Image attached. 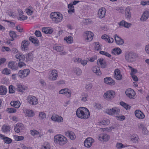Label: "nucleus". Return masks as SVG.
Here are the masks:
<instances>
[{
	"mask_svg": "<svg viewBox=\"0 0 149 149\" xmlns=\"http://www.w3.org/2000/svg\"><path fill=\"white\" fill-rule=\"evenodd\" d=\"M76 114L78 118L86 119L89 118L90 113L89 110L86 107H80L77 109Z\"/></svg>",
	"mask_w": 149,
	"mask_h": 149,
	"instance_id": "nucleus-1",
	"label": "nucleus"
},
{
	"mask_svg": "<svg viewBox=\"0 0 149 149\" xmlns=\"http://www.w3.org/2000/svg\"><path fill=\"white\" fill-rule=\"evenodd\" d=\"M54 142L58 143L60 146H63L68 142V140L66 137L63 135H57L54 136Z\"/></svg>",
	"mask_w": 149,
	"mask_h": 149,
	"instance_id": "nucleus-2",
	"label": "nucleus"
},
{
	"mask_svg": "<svg viewBox=\"0 0 149 149\" xmlns=\"http://www.w3.org/2000/svg\"><path fill=\"white\" fill-rule=\"evenodd\" d=\"M50 17L52 21L55 23L61 22L63 19V16L59 12H54L51 13Z\"/></svg>",
	"mask_w": 149,
	"mask_h": 149,
	"instance_id": "nucleus-3",
	"label": "nucleus"
},
{
	"mask_svg": "<svg viewBox=\"0 0 149 149\" xmlns=\"http://www.w3.org/2000/svg\"><path fill=\"white\" fill-rule=\"evenodd\" d=\"M125 58L128 62L131 63L134 61L136 59V55L133 52L126 53L125 54Z\"/></svg>",
	"mask_w": 149,
	"mask_h": 149,
	"instance_id": "nucleus-4",
	"label": "nucleus"
},
{
	"mask_svg": "<svg viewBox=\"0 0 149 149\" xmlns=\"http://www.w3.org/2000/svg\"><path fill=\"white\" fill-rule=\"evenodd\" d=\"M115 92L112 90H109L104 94L103 97L104 99L109 101L112 100L114 97Z\"/></svg>",
	"mask_w": 149,
	"mask_h": 149,
	"instance_id": "nucleus-5",
	"label": "nucleus"
},
{
	"mask_svg": "<svg viewBox=\"0 0 149 149\" xmlns=\"http://www.w3.org/2000/svg\"><path fill=\"white\" fill-rule=\"evenodd\" d=\"M120 111V109L117 107H115L111 109H107L106 110V113L108 114L112 115L114 114L118 115Z\"/></svg>",
	"mask_w": 149,
	"mask_h": 149,
	"instance_id": "nucleus-6",
	"label": "nucleus"
},
{
	"mask_svg": "<svg viewBox=\"0 0 149 149\" xmlns=\"http://www.w3.org/2000/svg\"><path fill=\"white\" fill-rule=\"evenodd\" d=\"M27 99L29 103L30 104L35 105L38 103L37 98L34 96L29 95L27 97Z\"/></svg>",
	"mask_w": 149,
	"mask_h": 149,
	"instance_id": "nucleus-7",
	"label": "nucleus"
},
{
	"mask_svg": "<svg viewBox=\"0 0 149 149\" xmlns=\"http://www.w3.org/2000/svg\"><path fill=\"white\" fill-rule=\"evenodd\" d=\"M93 33L91 31H87L84 33V36L86 41H91L93 38Z\"/></svg>",
	"mask_w": 149,
	"mask_h": 149,
	"instance_id": "nucleus-8",
	"label": "nucleus"
},
{
	"mask_svg": "<svg viewBox=\"0 0 149 149\" xmlns=\"http://www.w3.org/2000/svg\"><path fill=\"white\" fill-rule=\"evenodd\" d=\"M49 79L51 80H56L58 77V72L56 70H53L49 71Z\"/></svg>",
	"mask_w": 149,
	"mask_h": 149,
	"instance_id": "nucleus-9",
	"label": "nucleus"
},
{
	"mask_svg": "<svg viewBox=\"0 0 149 149\" xmlns=\"http://www.w3.org/2000/svg\"><path fill=\"white\" fill-rule=\"evenodd\" d=\"M94 141V140L91 138H88L84 141V145L87 148H90L92 146V143Z\"/></svg>",
	"mask_w": 149,
	"mask_h": 149,
	"instance_id": "nucleus-10",
	"label": "nucleus"
},
{
	"mask_svg": "<svg viewBox=\"0 0 149 149\" xmlns=\"http://www.w3.org/2000/svg\"><path fill=\"white\" fill-rule=\"evenodd\" d=\"M114 37L117 45H122L124 44V42L123 40L119 36L115 34L114 36Z\"/></svg>",
	"mask_w": 149,
	"mask_h": 149,
	"instance_id": "nucleus-11",
	"label": "nucleus"
},
{
	"mask_svg": "<svg viewBox=\"0 0 149 149\" xmlns=\"http://www.w3.org/2000/svg\"><path fill=\"white\" fill-rule=\"evenodd\" d=\"M24 125L21 123H19L15 126L14 130L15 132L19 133L22 132L24 130Z\"/></svg>",
	"mask_w": 149,
	"mask_h": 149,
	"instance_id": "nucleus-12",
	"label": "nucleus"
},
{
	"mask_svg": "<svg viewBox=\"0 0 149 149\" xmlns=\"http://www.w3.org/2000/svg\"><path fill=\"white\" fill-rule=\"evenodd\" d=\"M126 95L130 98H132L135 95V92L134 90L131 88L127 89L126 91Z\"/></svg>",
	"mask_w": 149,
	"mask_h": 149,
	"instance_id": "nucleus-13",
	"label": "nucleus"
},
{
	"mask_svg": "<svg viewBox=\"0 0 149 149\" xmlns=\"http://www.w3.org/2000/svg\"><path fill=\"white\" fill-rule=\"evenodd\" d=\"M106 10L104 8H101L98 11V16L100 18L104 17L105 15Z\"/></svg>",
	"mask_w": 149,
	"mask_h": 149,
	"instance_id": "nucleus-14",
	"label": "nucleus"
},
{
	"mask_svg": "<svg viewBox=\"0 0 149 149\" xmlns=\"http://www.w3.org/2000/svg\"><path fill=\"white\" fill-rule=\"evenodd\" d=\"M8 67L13 70H16L18 69L17 63L15 62L10 61L8 63Z\"/></svg>",
	"mask_w": 149,
	"mask_h": 149,
	"instance_id": "nucleus-15",
	"label": "nucleus"
},
{
	"mask_svg": "<svg viewBox=\"0 0 149 149\" xmlns=\"http://www.w3.org/2000/svg\"><path fill=\"white\" fill-rule=\"evenodd\" d=\"M134 113L135 116L139 119H142L145 118L144 114L140 110H136L135 111Z\"/></svg>",
	"mask_w": 149,
	"mask_h": 149,
	"instance_id": "nucleus-16",
	"label": "nucleus"
},
{
	"mask_svg": "<svg viewBox=\"0 0 149 149\" xmlns=\"http://www.w3.org/2000/svg\"><path fill=\"white\" fill-rule=\"evenodd\" d=\"M93 72L97 76H100L102 74V72L100 70L99 67L97 66H95L92 68Z\"/></svg>",
	"mask_w": 149,
	"mask_h": 149,
	"instance_id": "nucleus-17",
	"label": "nucleus"
},
{
	"mask_svg": "<svg viewBox=\"0 0 149 149\" xmlns=\"http://www.w3.org/2000/svg\"><path fill=\"white\" fill-rule=\"evenodd\" d=\"M93 72L97 76H100L102 74V72L100 70L99 67L97 66H95L92 68Z\"/></svg>",
	"mask_w": 149,
	"mask_h": 149,
	"instance_id": "nucleus-18",
	"label": "nucleus"
},
{
	"mask_svg": "<svg viewBox=\"0 0 149 149\" xmlns=\"http://www.w3.org/2000/svg\"><path fill=\"white\" fill-rule=\"evenodd\" d=\"M16 86L17 88L16 90L20 92H22L26 90L27 88L24 86H23L21 84L17 83V84Z\"/></svg>",
	"mask_w": 149,
	"mask_h": 149,
	"instance_id": "nucleus-19",
	"label": "nucleus"
},
{
	"mask_svg": "<svg viewBox=\"0 0 149 149\" xmlns=\"http://www.w3.org/2000/svg\"><path fill=\"white\" fill-rule=\"evenodd\" d=\"M115 77L118 80H120L122 79V76L120 74V71L118 69H116L114 71Z\"/></svg>",
	"mask_w": 149,
	"mask_h": 149,
	"instance_id": "nucleus-20",
	"label": "nucleus"
},
{
	"mask_svg": "<svg viewBox=\"0 0 149 149\" xmlns=\"http://www.w3.org/2000/svg\"><path fill=\"white\" fill-rule=\"evenodd\" d=\"M30 42L28 40H23L21 43V47L22 49L24 51L27 49L28 46L29 45Z\"/></svg>",
	"mask_w": 149,
	"mask_h": 149,
	"instance_id": "nucleus-21",
	"label": "nucleus"
},
{
	"mask_svg": "<svg viewBox=\"0 0 149 149\" xmlns=\"http://www.w3.org/2000/svg\"><path fill=\"white\" fill-rule=\"evenodd\" d=\"M125 15L126 18L127 19H130L131 17L130 9L129 7H127L125 10Z\"/></svg>",
	"mask_w": 149,
	"mask_h": 149,
	"instance_id": "nucleus-22",
	"label": "nucleus"
},
{
	"mask_svg": "<svg viewBox=\"0 0 149 149\" xmlns=\"http://www.w3.org/2000/svg\"><path fill=\"white\" fill-rule=\"evenodd\" d=\"M102 39L105 40V41L109 43H112L113 42L114 40L113 38L109 37L106 35H103L101 37Z\"/></svg>",
	"mask_w": 149,
	"mask_h": 149,
	"instance_id": "nucleus-23",
	"label": "nucleus"
},
{
	"mask_svg": "<svg viewBox=\"0 0 149 149\" xmlns=\"http://www.w3.org/2000/svg\"><path fill=\"white\" fill-rule=\"evenodd\" d=\"M149 16V12L148 11H145L140 19V20L142 21H145L146 20Z\"/></svg>",
	"mask_w": 149,
	"mask_h": 149,
	"instance_id": "nucleus-24",
	"label": "nucleus"
},
{
	"mask_svg": "<svg viewBox=\"0 0 149 149\" xmlns=\"http://www.w3.org/2000/svg\"><path fill=\"white\" fill-rule=\"evenodd\" d=\"M29 40L36 46H38L39 45V40L33 36H30L29 37Z\"/></svg>",
	"mask_w": 149,
	"mask_h": 149,
	"instance_id": "nucleus-25",
	"label": "nucleus"
},
{
	"mask_svg": "<svg viewBox=\"0 0 149 149\" xmlns=\"http://www.w3.org/2000/svg\"><path fill=\"white\" fill-rule=\"evenodd\" d=\"M104 82L109 85H114L115 84L114 81L110 77H107L104 79Z\"/></svg>",
	"mask_w": 149,
	"mask_h": 149,
	"instance_id": "nucleus-26",
	"label": "nucleus"
},
{
	"mask_svg": "<svg viewBox=\"0 0 149 149\" xmlns=\"http://www.w3.org/2000/svg\"><path fill=\"white\" fill-rule=\"evenodd\" d=\"M0 138L3 140L4 143L7 144H10L12 142V139L8 137H5L4 135L0 134Z\"/></svg>",
	"mask_w": 149,
	"mask_h": 149,
	"instance_id": "nucleus-27",
	"label": "nucleus"
},
{
	"mask_svg": "<svg viewBox=\"0 0 149 149\" xmlns=\"http://www.w3.org/2000/svg\"><path fill=\"white\" fill-rule=\"evenodd\" d=\"M110 138V136L108 135L104 134L101 136H100L98 139L101 141H107Z\"/></svg>",
	"mask_w": 149,
	"mask_h": 149,
	"instance_id": "nucleus-28",
	"label": "nucleus"
},
{
	"mask_svg": "<svg viewBox=\"0 0 149 149\" xmlns=\"http://www.w3.org/2000/svg\"><path fill=\"white\" fill-rule=\"evenodd\" d=\"M65 134L67 136H68L72 140H74L76 136L74 134L72 131H68L65 132Z\"/></svg>",
	"mask_w": 149,
	"mask_h": 149,
	"instance_id": "nucleus-29",
	"label": "nucleus"
},
{
	"mask_svg": "<svg viewBox=\"0 0 149 149\" xmlns=\"http://www.w3.org/2000/svg\"><path fill=\"white\" fill-rule=\"evenodd\" d=\"M118 24L120 26H122L126 28H129L131 25V24L126 22L124 20H122L118 23Z\"/></svg>",
	"mask_w": 149,
	"mask_h": 149,
	"instance_id": "nucleus-30",
	"label": "nucleus"
},
{
	"mask_svg": "<svg viewBox=\"0 0 149 149\" xmlns=\"http://www.w3.org/2000/svg\"><path fill=\"white\" fill-rule=\"evenodd\" d=\"M25 61L26 62L31 61L33 59V55L32 53H28L24 56Z\"/></svg>",
	"mask_w": 149,
	"mask_h": 149,
	"instance_id": "nucleus-31",
	"label": "nucleus"
},
{
	"mask_svg": "<svg viewBox=\"0 0 149 149\" xmlns=\"http://www.w3.org/2000/svg\"><path fill=\"white\" fill-rule=\"evenodd\" d=\"M97 63L98 65H99V64L101 66V67L102 68H106V65H105V62L104 61L103 59H99L97 60Z\"/></svg>",
	"mask_w": 149,
	"mask_h": 149,
	"instance_id": "nucleus-32",
	"label": "nucleus"
},
{
	"mask_svg": "<svg viewBox=\"0 0 149 149\" xmlns=\"http://www.w3.org/2000/svg\"><path fill=\"white\" fill-rule=\"evenodd\" d=\"M11 105L15 108H19L20 105V103L19 101H11L10 103Z\"/></svg>",
	"mask_w": 149,
	"mask_h": 149,
	"instance_id": "nucleus-33",
	"label": "nucleus"
},
{
	"mask_svg": "<svg viewBox=\"0 0 149 149\" xmlns=\"http://www.w3.org/2000/svg\"><path fill=\"white\" fill-rule=\"evenodd\" d=\"M42 31L46 34H51L53 32L52 29L49 27H44L42 28Z\"/></svg>",
	"mask_w": 149,
	"mask_h": 149,
	"instance_id": "nucleus-34",
	"label": "nucleus"
},
{
	"mask_svg": "<svg viewBox=\"0 0 149 149\" xmlns=\"http://www.w3.org/2000/svg\"><path fill=\"white\" fill-rule=\"evenodd\" d=\"M7 92V89L6 86H0V95H4Z\"/></svg>",
	"mask_w": 149,
	"mask_h": 149,
	"instance_id": "nucleus-35",
	"label": "nucleus"
},
{
	"mask_svg": "<svg viewBox=\"0 0 149 149\" xmlns=\"http://www.w3.org/2000/svg\"><path fill=\"white\" fill-rule=\"evenodd\" d=\"M122 52L121 50L119 48H116L113 49L112 51L113 54L115 55H118Z\"/></svg>",
	"mask_w": 149,
	"mask_h": 149,
	"instance_id": "nucleus-36",
	"label": "nucleus"
},
{
	"mask_svg": "<svg viewBox=\"0 0 149 149\" xmlns=\"http://www.w3.org/2000/svg\"><path fill=\"white\" fill-rule=\"evenodd\" d=\"M88 95L87 93L85 92L82 93L81 95V100L83 102H85L87 100V98L88 97Z\"/></svg>",
	"mask_w": 149,
	"mask_h": 149,
	"instance_id": "nucleus-37",
	"label": "nucleus"
},
{
	"mask_svg": "<svg viewBox=\"0 0 149 149\" xmlns=\"http://www.w3.org/2000/svg\"><path fill=\"white\" fill-rule=\"evenodd\" d=\"M16 58L19 60V61H23L25 59L24 56L19 54H17L15 56Z\"/></svg>",
	"mask_w": 149,
	"mask_h": 149,
	"instance_id": "nucleus-38",
	"label": "nucleus"
},
{
	"mask_svg": "<svg viewBox=\"0 0 149 149\" xmlns=\"http://www.w3.org/2000/svg\"><path fill=\"white\" fill-rule=\"evenodd\" d=\"M19 11L21 12V13H19V20H24L26 19L27 18V17L26 16H25L22 15V14L23 13V11H22L20 9L19 10Z\"/></svg>",
	"mask_w": 149,
	"mask_h": 149,
	"instance_id": "nucleus-39",
	"label": "nucleus"
},
{
	"mask_svg": "<svg viewBox=\"0 0 149 149\" xmlns=\"http://www.w3.org/2000/svg\"><path fill=\"white\" fill-rule=\"evenodd\" d=\"M2 130L4 132H8L10 130V127L6 125H3L2 127Z\"/></svg>",
	"mask_w": 149,
	"mask_h": 149,
	"instance_id": "nucleus-40",
	"label": "nucleus"
},
{
	"mask_svg": "<svg viewBox=\"0 0 149 149\" xmlns=\"http://www.w3.org/2000/svg\"><path fill=\"white\" fill-rule=\"evenodd\" d=\"M75 62L77 61L78 62H80L83 65H86L87 63V61L86 60H82L81 58H76L74 61Z\"/></svg>",
	"mask_w": 149,
	"mask_h": 149,
	"instance_id": "nucleus-41",
	"label": "nucleus"
},
{
	"mask_svg": "<svg viewBox=\"0 0 149 149\" xmlns=\"http://www.w3.org/2000/svg\"><path fill=\"white\" fill-rule=\"evenodd\" d=\"M50 146L49 143L47 142H45L41 148V149H50Z\"/></svg>",
	"mask_w": 149,
	"mask_h": 149,
	"instance_id": "nucleus-42",
	"label": "nucleus"
},
{
	"mask_svg": "<svg viewBox=\"0 0 149 149\" xmlns=\"http://www.w3.org/2000/svg\"><path fill=\"white\" fill-rule=\"evenodd\" d=\"M27 116L29 117H32L34 115V113L33 111L31 110H27L26 111Z\"/></svg>",
	"mask_w": 149,
	"mask_h": 149,
	"instance_id": "nucleus-43",
	"label": "nucleus"
},
{
	"mask_svg": "<svg viewBox=\"0 0 149 149\" xmlns=\"http://www.w3.org/2000/svg\"><path fill=\"white\" fill-rule=\"evenodd\" d=\"M73 38L70 36H69L68 37H66L64 38V40H65L67 43L70 44L73 42Z\"/></svg>",
	"mask_w": 149,
	"mask_h": 149,
	"instance_id": "nucleus-44",
	"label": "nucleus"
},
{
	"mask_svg": "<svg viewBox=\"0 0 149 149\" xmlns=\"http://www.w3.org/2000/svg\"><path fill=\"white\" fill-rule=\"evenodd\" d=\"M130 139L134 143L137 142L139 139L138 136L135 135L132 136Z\"/></svg>",
	"mask_w": 149,
	"mask_h": 149,
	"instance_id": "nucleus-45",
	"label": "nucleus"
},
{
	"mask_svg": "<svg viewBox=\"0 0 149 149\" xmlns=\"http://www.w3.org/2000/svg\"><path fill=\"white\" fill-rule=\"evenodd\" d=\"M120 104L121 106H122L126 110L130 109L131 107L129 105L123 102H120Z\"/></svg>",
	"mask_w": 149,
	"mask_h": 149,
	"instance_id": "nucleus-46",
	"label": "nucleus"
},
{
	"mask_svg": "<svg viewBox=\"0 0 149 149\" xmlns=\"http://www.w3.org/2000/svg\"><path fill=\"white\" fill-rule=\"evenodd\" d=\"M53 49L57 52H60L63 50V46H58L54 47Z\"/></svg>",
	"mask_w": 149,
	"mask_h": 149,
	"instance_id": "nucleus-47",
	"label": "nucleus"
},
{
	"mask_svg": "<svg viewBox=\"0 0 149 149\" xmlns=\"http://www.w3.org/2000/svg\"><path fill=\"white\" fill-rule=\"evenodd\" d=\"M10 36L11 38V41H13L14 39V38L16 37L17 34L16 33L13 31H10L9 33Z\"/></svg>",
	"mask_w": 149,
	"mask_h": 149,
	"instance_id": "nucleus-48",
	"label": "nucleus"
},
{
	"mask_svg": "<svg viewBox=\"0 0 149 149\" xmlns=\"http://www.w3.org/2000/svg\"><path fill=\"white\" fill-rule=\"evenodd\" d=\"M15 88L13 85H10L9 88V92L10 93H15Z\"/></svg>",
	"mask_w": 149,
	"mask_h": 149,
	"instance_id": "nucleus-49",
	"label": "nucleus"
},
{
	"mask_svg": "<svg viewBox=\"0 0 149 149\" xmlns=\"http://www.w3.org/2000/svg\"><path fill=\"white\" fill-rule=\"evenodd\" d=\"M23 72L21 70H20L18 72L19 77L21 78H24L26 77L25 73H23Z\"/></svg>",
	"mask_w": 149,
	"mask_h": 149,
	"instance_id": "nucleus-50",
	"label": "nucleus"
},
{
	"mask_svg": "<svg viewBox=\"0 0 149 149\" xmlns=\"http://www.w3.org/2000/svg\"><path fill=\"white\" fill-rule=\"evenodd\" d=\"M2 73L4 74L8 75L10 73V70L8 68H5L2 71Z\"/></svg>",
	"mask_w": 149,
	"mask_h": 149,
	"instance_id": "nucleus-51",
	"label": "nucleus"
},
{
	"mask_svg": "<svg viewBox=\"0 0 149 149\" xmlns=\"http://www.w3.org/2000/svg\"><path fill=\"white\" fill-rule=\"evenodd\" d=\"M39 116L42 120H43L46 118V114L44 112H40L39 113Z\"/></svg>",
	"mask_w": 149,
	"mask_h": 149,
	"instance_id": "nucleus-52",
	"label": "nucleus"
},
{
	"mask_svg": "<svg viewBox=\"0 0 149 149\" xmlns=\"http://www.w3.org/2000/svg\"><path fill=\"white\" fill-rule=\"evenodd\" d=\"M68 90H69V89L67 88L63 89L59 91L58 93L60 94H67Z\"/></svg>",
	"mask_w": 149,
	"mask_h": 149,
	"instance_id": "nucleus-53",
	"label": "nucleus"
},
{
	"mask_svg": "<svg viewBox=\"0 0 149 149\" xmlns=\"http://www.w3.org/2000/svg\"><path fill=\"white\" fill-rule=\"evenodd\" d=\"M14 139L16 141H21L23 140L24 139V137L23 136H17L14 135Z\"/></svg>",
	"mask_w": 149,
	"mask_h": 149,
	"instance_id": "nucleus-54",
	"label": "nucleus"
},
{
	"mask_svg": "<svg viewBox=\"0 0 149 149\" xmlns=\"http://www.w3.org/2000/svg\"><path fill=\"white\" fill-rule=\"evenodd\" d=\"M100 53L102 55H104L109 58L111 57V55L107 52H106L104 51H100Z\"/></svg>",
	"mask_w": 149,
	"mask_h": 149,
	"instance_id": "nucleus-55",
	"label": "nucleus"
},
{
	"mask_svg": "<svg viewBox=\"0 0 149 149\" xmlns=\"http://www.w3.org/2000/svg\"><path fill=\"white\" fill-rule=\"evenodd\" d=\"M75 72L77 75H80L81 73V71L79 68H77L75 69Z\"/></svg>",
	"mask_w": 149,
	"mask_h": 149,
	"instance_id": "nucleus-56",
	"label": "nucleus"
},
{
	"mask_svg": "<svg viewBox=\"0 0 149 149\" xmlns=\"http://www.w3.org/2000/svg\"><path fill=\"white\" fill-rule=\"evenodd\" d=\"M7 111L10 113H15L16 112V110L13 108H8Z\"/></svg>",
	"mask_w": 149,
	"mask_h": 149,
	"instance_id": "nucleus-57",
	"label": "nucleus"
},
{
	"mask_svg": "<svg viewBox=\"0 0 149 149\" xmlns=\"http://www.w3.org/2000/svg\"><path fill=\"white\" fill-rule=\"evenodd\" d=\"M95 43V49L97 50L101 49V47L100 45L99 42H96Z\"/></svg>",
	"mask_w": 149,
	"mask_h": 149,
	"instance_id": "nucleus-58",
	"label": "nucleus"
},
{
	"mask_svg": "<svg viewBox=\"0 0 149 149\" xmlns=\"http://www.w3.org/2000/svg\"><path fill=\"white\" fill-rule=\"evenodd\" d=\"M22 70L24 72V73L25 74L26 77L30 73V70L29 69H26L24 70Z\"/></svg>",
	"mask_w": 149,
	"mask_h": 149,
	"instance_id": "nucleus-59",
	"label": "nucleus"
},
{
	"mask_svg": "<svg viewBox=\"0 0 149 149\" xmlns=\"http://www.w3.org/2000/svg\"><path fill=\"white\" fill-rule=\"evenodd\" d=\"M56 118V120L55 121L56 122H63V118L61 116L57 115Z\"/></svg>",
	"mask_w": 149,
	"mask_h": 149,
	"instance_id": "nucleus-60",
	"label": "nucleus"
},
{
	"mask_svg": "<svg viewBox=\"0 0 149 149\" xmlns=\"http://www.w3.org/2000/svg\"><path fill=\"white\" fill-rule=\"evenodd\" d=\"M116 147L118 149H121L124 147V145L121 143H117Z\"/></svg>",
	"mask_w": 149,
	"mask_h": 149,
	"instance_id": "nucleus-61",
	"label": "nucleus"
},
{
	"mask_svg": "<svg viewBox=\"0 0 149 149\" xmlns=\"http://www.w3.org/2000/svg\"><path fill=\"white\" fill-rule=\"evenodd\" d=\"M92 87V85L91 84H88L86 85L85 88L86 91H88L91 89Z\"/></svg>",
	"mask_w": 149,
	"mask_h": 149,
	"instance_id": "nucleus-62",
	"label": "nucleus"
},
{
	"mask_svg": "<svg viewBox=\"0 0 149 149\" xmlns=\"http://www.w3.org/2000/svg\"><path fill=\"white\" fill-rule=\"evenodd\" d=\"M130 74L134 81H138V78L137 76L134 74L133 73H131Z\"/></svg>",
	"mask_w": 149,
	"mask_h": 149,
	"instance_id": "nucleus-63",
	"label": "nucleus"
},
{
	"mask_svg": "<svg viewBox=\"0 0 149 149\" xmlns=\"http://www.w3.org/2000/svg\"><path fill=\"white\" fill-rule=\"evenodd\" d=\"M21 147L23 149H32L31 147L26 146L23 144H21Z\"/></svg>",
	"mask_w": 149,
	"mask_h": 149,
	"instance_id": "nucleus-64",
	"label": "nucleus"
}]
</instances>
